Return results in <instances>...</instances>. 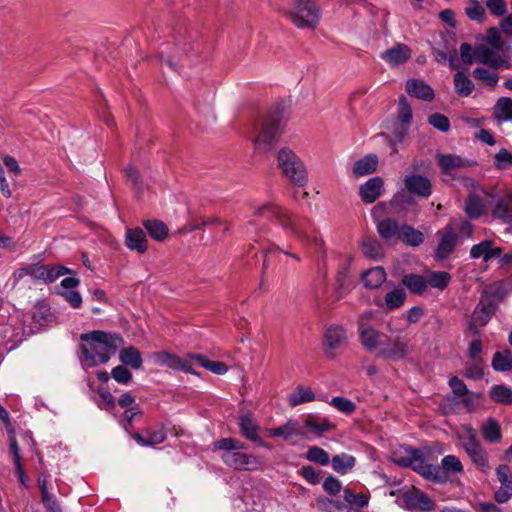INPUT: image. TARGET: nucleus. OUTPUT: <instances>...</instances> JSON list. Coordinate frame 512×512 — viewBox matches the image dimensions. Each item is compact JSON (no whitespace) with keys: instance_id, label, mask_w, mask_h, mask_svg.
<instances>
[{"instance_id":"obj_54","label":"nucleus","mask_w":512,"mask_h":512,"mask_svg":"<svg viewBox=\"0 0 512 512\" xmlns=\"http://www.w3.org/2000/svg\"><path fill=\"white\" fill-rule=\"evenodd\" d=\"M457 438L461 446L466 450L470 445L478 444L480 441L477 437L476 431L468 425L462 426L461 430L457 432Z\"/></svg>"},{"instance_id":"obj_6","label":"nucleus","mask_w":512,"mask_h":512,"mask_svg":"<svg viewBox=\"0 0 512 512\" xmlns=\"http://www.w3.org/2000/svg\"><path fill=\"white\" fill-rule=\"evenodd\" d=\"M402 284L413 295H423L428 288L443 291L448 286V272L427 269L425 274L408 273L402 277Z\"/></svg>"},{"instance_id":"obj_22","label":"nucleus","mask_w":512,"mask_h":512,"mask_svg":"<svg viewBox=\"0 0 512 512\" xmlns=\"http://www.w3.org/2000/svg\"><path fill=\"white\" fill-rule=\"evenodd\" d=\"M475 56L479 62L488 65L495 70L509 68L510 66L508 60L504 56L484 45H480L476 48Z\"/></svg>"},{"instance_id":"obj_25","label":"nucleus","mask_w":512,"mask_h":512,"mask_svg":"<svg viewBox=\"0 0 512 512\" xmlns=\"http://www.w3.org/2000/svg\"><path fill=\"white\" fill-rule=\"evenodd\" d=\"M383 179L379 176L368 179L359 188L362 201L366 204L375 202L383 193Z\"/></svg>"},{"instance_id":"obj_23","label":"nucleus","mask_w":512,"mask_h":512,"mask_svg":"<svg viewBox=\"0 0 512 512\" xmlns=\"http://www.w3.org/2000/svg\"><path fill=\"white\" fill-rule=\"evenodd\" d=\"M491 215L503 224L512 225V194L498 197L491 208Z\"/></svg>"},{"instance_id":"obj_59","label":"nucleus","mask_w":512,"mask_h":512,"mask_svg":"<svg viewBox=\"0 0 512 512\" xmlns=\"http://www.w3.org/2000/svg\"><path fill=\"white\" fill-rule=\"evenodd\" d=\"M70 273V270L62 265H47L45 270L44 283L49 284L55 282L61 276Z\"/></svg>"},{"instance_id":"obj_42","label":"nucleus","mask_w":512,"mask_h":512,"mask_svg":"<svg viewBox=\"0 0 512 512\" xmlns=\"http://www.w3.org/2000/svg\"><path fill=\"white\" fill-rule=\"evenodd\" d=\"M489 396L495 403L512 405V389L506 385H493L490 388Z\"/></svg>"},{"instance_id":"obj_30","label":"nucleus","mask_w":512,"mask_h":512,"mask_svg":"<svg viewBox=\"0 0 512 512\" xmlns=\"http://www.w3.org/2000/svg\"><path fill=\"white\" fill-rule=\"evenodd\" d=\"M433 55L439 63L448 62V44L446 33L444 31L436 32L432 35L430 40Z\"/></svg>"},{"instance_id":"obj_62","label":"nucleus","mask_w":512,"mask_h":512,"mask_svg":"<svg viewBox=\"0 0 512 512\" xmlns=\"http://www.w3.org/2000/svg\"><path fill=\"white\" fill-rule=\"evenodd\" d=\"M462 375L470 380H480L484 377V370L482 366V360H476L470 366H467Z\"/></svg>"},{"instance_id":"obj_19","label":"nucleus","mask_w":512,"mask_h":512,"mask_svg":"<svg viewBox=\"0 0 512 512\" xmlns=\"http://www.w3.org/2000/svg\"><path fill=\"white\" fill-rule=\"evenodd\" d=\"M496 476L500 487L494 493V499L497 503L508 502L512 497V475L508 465H499L496 469Z\"/></svg>"},{"instance_id":"obj_21","label":"nucleus","mask_w":512,"mask_h":512,"mask_svg":"<svg viewBox=\"0 0 512 512\" xmlns=\"http://www.w3.org/2000/svg\"><path fill=\"white\" fill-rule=\"evenodd\" d=\"M236 512H264V499L255 491H245L234 502Z\"/></svg>"},{"instance_id":"obj_32","label":"nucleus","mask_w":512,"mask_h":512,"mask_svg":"<svg viewBox=\"0 0 512 512\" xmlns=\"http://www.w3.org/2000/svg\"><path fill=\"white\" fill-rule=\"evenodd\" d=\"M351 259L347 258L338 268L336 275V283L338 294L341 297L352 287L353 281L350 273Z\"/></svg>"},{"instance_id":"obj_15","label":"nucleus","mask_w":512,"mask_h":512,"mask_svg":"<svg viewBox=\"0 0 512 512\" xmlns=\"http://www.w3.org/2000/svg\"><path fill=\"white\" fill-rule=\"evenodd\" d=\"M496 306L492 302L479 303L470 318L468 330L474 335L479 336L480 328L487 325L495 314Z\"/></svg>"},{"instance_id":"obj_13","label":"nucleus","mask_w":512,"mask_h":512,"mask_svg":"<svg viewBox=\"0 0 512 512\" xmlns=\"http://www.w3.org/2000/svg\"><path fill=\"white\" fill-rule=\"evenodd\" d=\"M410 353L408 341L397 336L384 339L381 348L376 354L377 358L387 361H400L405 359Z\"/></svg>"},{"instance_id":"obj_3","label":"nucleus","mask_w":512,"mask_h":512,"mask_svg":"<svg viewBox=\"0 0 512 512\" xmlns=\"http://www.w3.org/2000/svg\"><path fill=\"white\" fill-rule=\"evenodd\" d=\"M79 359L84 368H92L107 363L125 341L117 333L94 330L82 333Z\"/></svg>"},{"instance_id":"obj_8","label":"nucleus","mask_w":512,"mask_h":512,"mask_svg":"<svg viewBox=\"0 0 512 512\" xmlns=\"http://www.w3.org/2000/svg\"><path fill=\"white\" fill-rule=\"evenodd\" d=\"M277 165L282 174L294 185L303 187L308 182L307 170L302 159L290 148H281L277 153Z\"/></svg>"},{"instance_id":"obj_14","label":"nucleus","mask_w":512,"mask_h":512,"mask_svg":"<svg viewBox=\"0 0 512 512\" xmlns=\"http://www.w3.org/2000/svg\"><path fill=\"white\" fill-rule=\"evenodd\" d=\"M192 49V44L188 43L184 37H176L173 51L169 50V43L163 45L159 52L162 65H167L171 70H177L175 59H180L183 54H187Z\"/></svg>"},{"instance_id":"obj_20","label":"nucleus","mask_w":512,"mask_h":512,"mask_svg":"<svg viewBox=\"0 0 512 512\" xmlns=\"http://www.w3.org/2000/svg\"><path fill=\"white\" fill-rule=\"evenodd\" d=\"M346 331L343 327L332 325L324 334V352L327 357L336 358V350L346 341Z\"/></svg>"},{"instance_id":"obj_7","label":"nucleus","mask_w":512,"mask_h":512,"mask_svg":"<svg viewBox=\"0 0 512 512\" xmlns=\"http://www.w3.org/2000/svg\"><path fill=\"white\" fill-rule=\"evenodd\" d=\"M289 20L299 29H314L320 21L321 9L314 0H289Z\"/></svg>"},{"instance_id":"obj_52","label":"nucleus","mask_w":512,"mask_h":512,"mask_svg":"<svg viewBox=\"0 0 512 512\" xmlns=\"http://www.w3.org/2000/svg\"><path fill=\"white\" fill-rule=\"evenodd\" d=\"M305 458L309 462H313L321 466L328 465L331 460L328 452L318 446L309 447L305 454Z\"/></svg>"},{"instance_id":"obj_17","label":"nucleus","mask_w":512,"mask_h":512,"mask_svg":"<svg viewBox=\"0 0 512 512\" xmlns=\"http://www.w3.org/2000/svg\"><path fill=\"white\" fill-rule=\"evenodd\" d=\"M29 320V314H25L21 311L15 312L10 318V328L12 329L11 338L15 343H20L25 340L28 336L36 333V329L32 327Z\"/></svg>"},{"instance_id":"obj_28","label":"nucleus","mask_w":512,"mask_h":512,"mask_svg":"<svg viewBox=\"0 0 512 512\" xmlns=\"http://www.w3.org/2000/svg\"><path fill=\"white\" fill-rule=\"evenodd\" d=\"M411 56V49L405 44H396L381 54L383 59L391 67H397L404 64Z\"/></svg>"},{"instance_id":"obj_16","label":"nucleus","mask_w":512,"mask_h":512,"mask_svg":"<svg viewBox=\"0 0 512 512\" xmlns=\"http://www.w3.org/2000/svg\"><path fill=\"white\" fill-rule=\"evenodd\" d=\"M118 405L125 409L123 417L119 420L120 425L126 432L132 429L133 421L141 418L142 413L138 405L135 404V398L130 392L123 393L117 401Z\"/></svg>"},{"instance_id":"obj_43","label":"nucleus","mask_w":512,"mask_h":512,"mask_svg":"<svg viewBox=\"0 0 512 512\" xmlns=\"http://www.w3.org/2000/svg\"><path fill=\"white\" fill-rule=\"evenodd\" d=\"M492 367L497 372H506L512 369V353L509 349L497 351L492 357Z\"/></svg>"},{"instance_id":"obj_11","label":"nucleus","mask_w":512,"mask_h":512,"mask_svg":"<svg viewBox=\"0 0 512 512\" xmlns=\"http://www.w3.org/2000/svg\"><path fill=\"white\" fill-rule=\"evenodd\" d=\"M372 316L373 313L371 311L365 312L360 316L358 321V334L362 346L376 355L384 339L387 338V335L369 323Z\"/></svg>"},{"instance_id":"obj_57","label":"nucleus","mask_w":512,"mask_h":512,"mask_svg":"<svg viewBox=\"0 0 512 512\" xmlns=\"http://www.w3.org/2000/svg\"><path fill=\"white\" fill-rule=\"evenodd\" d=\"M472 74L476 80H479L490 87H495L499 80V75L496 72L482 67L475 68Z\"/></svg>"},{"instance_id":"obj_2","label":"nucleus","mask_w":512,"mask_h":512,"mask_svg":"<svg viewBox=\"0 0 512 512\" xmlns=\"http://www.w3.org/2000/svg\"><path fill=\"white\" fill-rule=\"evenodd\" d=\"M434 449L419 450L410 446H400L393 451L392 460L395 464L405 468H411L423 478L434 483H444L448 480V455L437 464V454Z\"/></svg>"},{"instance_id":"obj_31","label":"nucleus","mask_w":512,"mask_h":512,"mask_svg":"<svg viewBox=\"0 0 512 512\" xmlns=\"http://www.w3.org/2000/svg\"><path fill=\"white\" fill-rule=\"evenodd\" d=\"M266 434L272 438H282L284 440H290L292 437L299 435L301 432L298 429L297 421L288 419L283 425L266 428Z\"/></svg>"},{"instance_id":"obj_4","label":"nucleus","mask_w":512,"mask_h":512,"mask_svg":"<svg viewBox=\"0 0 512 512\" xmlns=\"http://www.w3.org/2000/svg\"><path fill=\"white\" fill-rule=\"evenodd\" d=\"M214 450H222L224 453L221 459L225 465L234 470L254 471L262 466L260 459L254 454L244 453V442L235 438H220L214 443Z\"/></svg>"},{"instance_id":"obj_38","label":"nucleus","mask_w":512,"mask_h":512,"mask_svg":"<svg viewBox=\"0 0 512 512\" xmlns=\"http://www.w3.org/2000/svg\"><path fill=\"white\" fill-rule=\"evenodd\" d=\"M192 359H195V363L200 367L212 372L216 375H224L228 372V366L221 361H211L202 354H193Z\"/></svg>"},{"instance_id":"obj_5","label":"nucleus","mask_w":512,"mask_h":512,"mask_svg":"<svg viewBox=\"0 0 512 512\" xmlns=\"http://www.w3.org/2000/svg\"><path fill=\"white\" fill-rule=\"evenodd\" d=\"M287 122V113L284 105L276 104L270 111L259 134L254 139L255 150L265 153L272 149L280 137Z\"/></svg>"},{"instance_id":"obj_47","label":"nucleus","mask_w":512,"mask_h":512,"mask_svg":"<svg viewBox=\"0 0 512 512\" xmlns=\"http://www.w3.org/2000/svg\"><path fill=\"white\" fill-rule=\"evenodd\" d=\"M303 427L310 432L313 438H320L324 433L335 429V425L329 420L321 422L306 420Z\"/></svg>"},{"instance_id":"obj_35","label":"nucleus","mask_w":512,"mask_h":512,"mask_svg":"<svg viewBox=\"0 0 512 512\" xmlns=\"http://www.w3.org/2000/svg\"><path fill=\"white\" fill-rule=\"evenodd\" d=\"M332 469L340 474L346 475L353 470L356 465V458L347 453H340L333 456L330 460Z\"/></svg>"},{"instance_id":"obj_24","label":"nucleus","mask_w":512,"mask_h":512,"mask_svg":"<svg viewBox=\"0 0 512 512\" xmlns=\"http://www.w3.org/2000/svg\"><path fill=\"white\" fill-rule=\"evenodd\" d=\"M170 423L163 424L158 428H148L145 430V436L135 433L133 438L141 446H155L163 443L167 437V427Z\"/></svg>"},{"instance_id":"obj_46","label":"nucleus","mask_w":512,"mask_h":512,"mask_svg":"<svg viewBox=\"0 0 512 512\" xmlns=\"http://www.w3.org/2000/svg\"><path fill=\"white\" fill-rule=\"evenodd\" d=\"M377 231L379 235L386 240L392 239L397 234L399 235L400 230L398 223L391 218H385L377 221Z\"/></svg>"},{"instance_id":"obj_51","label":"nucleus","mask_w":512,"mask_h":512,"mask_svg":"<svg viewBox=\"0 0 512 512\" xmlns=\"http://www.w3.org/2000/svg\"><path fill=\"white\" fill-rule=\"evenodd\" d=\"M483 201L482 199L474 194H470L465 201V211L467 215L472 219L481 217L483 213Z\"/></svg>"},{"instance_id":"obj_55","label":"nucleus","mask_w":512,"mask_h":512,"mask_svg":"<svg viewBox=\"0 0 512 512\" xmlns=\"http://www.w3.org/2000/svg\"><path fill=\"white\" fill-rule=\"evenodd\" d=\"M495 114L498 119L508 121L512 119V99L501 97L495 105Z\"/></svg>"},{"instance_id":"obj_50","label":"nucleus","mask_w":512,"mask_h":512,"mask_svg":"<svg viewBox=\"0 0 512 512\" xmlns=\"http://www.w3.org/2000/svg\"><path fill=\"white\" fill-rule=\"evenodd\" d=\"M315 399V393L309 387H298L289 395L288 402L291 406H297Z\"/></svg>"},{"instance_id":"obj_29","label":"nucleus","mask_w":512,"mask_h":512,"mask_svg":"<svg viewBox=\"0 0 512 512\" xmlns=\"http://www.w3.org/2000/svg\"><path fill=\"white\" fill-rule=\"evenodd\" d=\"M406 92L417 99L431 101L434 98V91L430 85L421 79H409L405 86Z\"/></svg>"},{"instance_id":"obj_56","label":"nucleus","mask_w":512,"mask_h":512,"mask_svg":"<svg viewBox=\"0 0 512 512\" xmlns=\"http://www.w3.org/2000/svg\"><path fill=\"white\" fill-rule=\"evenodd\" d=\"M329 404L334 407L337 411L351 415L356 410V404L350 399L342 396H335L330 401Z\"/></svg>"},{"instance_id":"obj_63","label":"nucleus","mask_w":512,"mask_h":512,"mask_svg":"<svg viewBox=\"0 0 512 512\" xmlns=\"http://www.w3.org/2000/svg\"><path fill=\"white\" fill-rule=\"evenodd\" d=\"M413 114H412V108L410 104L408 103L406 97L404 95H401L399 97V113L398 118L403 124H410L412 120Z\"/></svg>"},{"instance_id":"obj_1","label":"nucleus","mask_w":512,"mask_h":512,"mask_svg":"<svg viewBox=\"0 0 512 512\" xmlns=\"http://www.w3.org/2000/svg\"><path fill=\"white\" fill-rule=\"evenodd\" d=\"M253 217L255 219H250L247 221V234L256 233L253 230V226H255L256 220H267L273 223V228L267 232H262L267 241L270 243L269 247L264 249L265 258L263 262V269L267 268L268 259L274 251H279L287 257L296 260L297 262L301 261V258L298 254L281 249L276 244V241L280 238L277 232L279 229H282L287 237H295L300 240H308V235L305 230L285 208L277 205L274 202H266L254 209Z\"/></svg>"},{"instance_id":"obj_40","label":"nucleus","mask_w":512,"mask_h":512,"mask_svg":"<svg viewBox=\"0 0 512 512\" xmlns=\"http://www.w3.org/2000/svg\"><path fill=\"white\" fill-rule=\"evenodd\" d=\"M481 433L484 439L489 443H497L502 438L500 425L494 418H489L481 425Z\"/></svg>"},{"instance_id":"obj_44","label":"nucleus","mask_w":512,"mask_h":512,"mask_svg":"<svg viewBox=\"0 0 512 512\" xmlns=\"http://www.w3.org/2000/svg\"><path fill=\"white\" fill-rule=\"evenodd\" d=\"M51 317L50 309L46 304L37 305L32 314L29 315V320H32L30 323L33 328L38 332L45 324L48 322Z\"/></svg>"},{"instance_id":"obj_36","label":"nucleus","mask_w":512,"mask_h":512,"mask_svg":"<svg viewBox=\"0 0 512 512\" xmlns=\"http://www.w3.org/2000/svg\"><path fill=\"white\" fill-rule=\"evenodd\" d=\"M143 226L147 233L149 234V236L158 242H163L168 236L169 229L167 225L160 220H145L143 221Z\"/></svg>"},{"instance_id":"obj_34","label":"nucleus","mask_w":512,"mask_h":512,"mask_svg":"<svg viewBox=\"0 0 512 512\" xmlns=\"http://www.w3.org/2000/svg\"><path fill=\"white\" fill-rule=\"evenodd\" d=\"M119 361L122 365L131 367L134 370L141 369L143 365L141 353L134 346L122 348L119 351Z\"/></svg>"},{"instance_id":"obj_26","label":"nucleus","mask_w":512,"mask_h":512,"mask_svg":"<svg viewBox=\"0 0 512 512\" xmlns=\"http://www.w3.org/2000/svg\"><path fill=\"white\" fill-rule=\"evenodd\" d=\"M403 501L409 510L431 511L434 508L429 496L419 490L405 493Z\"/></svg>"},{"instance_id":"obj_58","label":"nucleus","mask_w":512,"mask_h":512,"mask_svg":"<svg viewBox=\"0 0 512 512\" xmlns=\"http://www.w3.org/2000/svg\"><path fill=\"white\" fill-rule=\"evenodd\" d=\"M47 265L43 264H31L25 268L19 269L17 271V278H22L23 276H30L35 280L44 281L45 270Z\"/></svg>"},{"instance_id":"obj_64","label":"nucleus","mask_w":512,"mask_h":512,"mask_svg":"<svg viewBox=\"0 0 512 512\" xmlns=\"http://www.w3.org/2000/svg\"><path fill=\"white\" fill-rule=\"evenodd\" d=\"M494 165L499 170H506L512 167V154L505 148L500 149L495 155Z\"/></svg>"},{"instance_id":"obj_60","label":"nucleus","mask_w":512,"mask_h":512,"mask_svg":"<svg viewBox=\"0 0 512 512\" xmlns=\"http://www.w3.org/2000/svg\"><path fill=\"white\" fill-rule=\"evenodd\" d=\"M111 377L119 384L127 385L132 379L133 375L124 365H118L111 371Z\"/></svg>"},{"instance_id":"obj_12","label":"nucleus","mask_w":512,"mask_h":512,"mask_svg":"<svg viewBox=\"0 0 512 512\" xmlns=\"http://www.w3.org/2000/svg\"><path fill=\"white\" fill-rule=\"evenodd\" d=\"M237 425L242 437L246 440L254 442L261 448L271 449L270 446L259 436V423L254 414L248 409H241L237 418Z\"/></svg>"},{"instance_id":"obj_49","label":"nucleus","mask_w":512,"mask_h":512,"mask_svg":"<svg viewBox=\"0 0 512 512\" xmlns=\"http://www.w3.org/2000/svg\"><path fill=\"white\" fill-rule=\"evenodd\" d=\"M406 292L402 288H395L391 291H389L385 297V306L388 310H396L403 306L405 300H406Z\"/></svg>"},{"instance_id":"obj_61","label":"nucleus","mask_w":512,"mask_h":512,"mask_svg":"<svg viewBox=\"0 0 512 512\" xmlns=\"http://www.w3.org/2000/svg\"><path fill=\"white\" fill-rule=\"evenodd\" d=\"M467 16L479 22H482L485 19V9L481 5V3L477 0H471L466 7Z\"/></svg>"},{"instance_id":"obj_10","label":"nucleus","mask_w":512,"mask_h":512,"mask_svg":"<svg viewBox=\"0 0 512 512\" xmlns=\"http://www.w3.org/2000/svg\"><path fill=\"white\" fill-rule=\"evenodd\" d=\"M343 500L321 497L317 499L319 509L327 512H350L353 508H362L368 504L365 494H355L350 489H344Z\"/></svg>"},{"instance_id":"obj_37","label":"nucleus","mask_w":512,"mask_h":512,"mask_svg":"<svg viewBox=\"0 0 512 512\" xmlns=\"http://www.w3.org/2000/svg\"><path fill=\"white\" fill-rule=\"evenodd\" d=\"M378 157L374 154H368L357 160L353 166V174L356 177L365 176L376 171Z\"/></svg>"},{"instance_id":"obj_53","label":"nucleus","mask_w":512,"mask_h":512,"mask_svg":"<svg viewBox=\"0 0 512 512\" xmlns=\"http://www.w3.org/2000/svg\"><path fill=\"white\" fill-rule=\"evenodd\" d=\"M361 251L365 256L371 259H379L383 255L381 244L376 239L371 238L362 241Z\"/></svg>"},{"instance_id":"obj_18","label":"nucleus","mask_w":512,"mask_h":512,"mask_svg":"<svg viewBox=\"0 0 512 512\" xmlns=\"http://www.w3.org/2000/svg\"><path fill=\"white\" fill-rule=\"evenodd\" d=\"M405 189L412 195L428 198L432 194L431 181L423 175L409 173L403 179Z\"/></svg>"},{"instance_id":"obj_45","label":"nucleus","mask_w":512,"mask_h":512,"mask_svg":"<svg viewBox=\"0 0 512 512\" xmlns=\"http://www.w3.org/2000/svg\"><path fill=\"white\" fill-rule=\"evenodd\" d=\"M454 89L461 97H468L474 90V83L464 72L459 71L454 75Z\"/></svg>"},{"instance_id":"obj_48","label":"nucleus","mask_w":512,"mask_h":512,"mask_svg":"<svg viewBox=\"0 0 512 512\" xmlns=\"http://www.w3.org/2000/svg\"><path fill=\"white\" fill-rule=\"evenodd\" d=\"M399 238L409 246H418L424 241L422 232L414 229L411 226H403L399 233Z\"/></svg>"},{"instance_id":"obj_41","label":"nucleus","mask_w":512,"mask_h":512,"mask_svg":"<svg viewBox=\"0 0 512 512\" xmlns=\"http://www.w3.org/2000/svg\"><path fill=\"white\" fill-rule=\"evenodd\" d=\"M465 451L478 468L482 471L489 469L488 457L480 442L470 445Z\"/></svg>"},{"instance_id":"obj_27","label":"nucleus","mask_w":512,"mask_h":512,"mask_svg":"<svg viewBox=\"0 0 512 512\" xmlns=\"http://www.w3.org/2000/svg\"><path fill=\"white\" fill-rule=\"evenodd\" d=\"M125 245L131 251L144 254L148 249V242L145 231L139 227L127 228L125 235Z\"/></svg>"},{"instance_id":"obj_39","label":"nucleus","mask_w":512,"mask_h":512,"mask_svg":"<svg viewBox=\"0 0 512 512\" xmlns=\"http://www.w3.org/2000/svg\"><path fill=\"white\" fill-rule=\"evenodd\" d=\"M193 354L194 353H190L185 358L172 354L168 368L191 375H198V373L193 368V364L195 363V359L191 358Z\"/></svg>"},{"instance_id":"obj_33","label":"nucleus","mask_w":512,"mask_h":512,"mask_svg":"<svg viewBox=\"0 0 512 512\" xmlns=\"http://www.w3.org/2000/svg\"><path fill=\"white\" fill-rule=\"evenodd\" d=\"M386 277L385 269L376 266L363 272L361 279L366 288L377 289L385 282Z\"/></svg>"},{"instance_id":"obj_9","label":"nucleus","mask_w":512,"mask_h":512,"mask_svg":"<svg viewBox=\"0 0 512 512\" xmlns=\"http://www.w3.org/2000/svg\"><path fill=\"white\" fill-rule=\"evenodd\" d=\"M450 408L458 411L472 413L477 409L480 394L470 391L463 380L457 376L450 377Z\"/></svg>"}]
</instances>
